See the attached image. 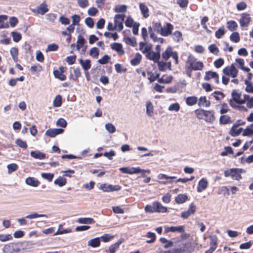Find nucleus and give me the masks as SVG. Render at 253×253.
Here are the masks:
<instances>
[{"instance_id": "obj_1", "label": "nucleus", "mask_w": 253, "mask_h": 253, "mask_svg": "<svg viewBox=\"0 0 253 253\" xmlns=\"http://www.w3.org/2000/svg\"><path fill=\"white\" fill-rule=\"evenodd\" d=\"M203 64L201 61H197V59L192 55L188 56L186 62V67L190 70H201L203 68Z\"/></svg>"}, {"instance_id": "obj_2", "label": "nucleus", "mask_w": 253, "mask_h": 253, "mask_svg": "<svg viewBox=\"0 0 253 253\" xmlns=\"http://www.w3.org/2000/svg\"><path fill=\"white\" fill-rule=\"evenodd\" d=\"M196 113L198 119H204L207 122L212 123L215 120L213 111H206L203 109L197 110Z\"/></svg>"}, {"instance_id": "obj_3", "label": "nucleus", "mask_w": 253, "mask_h": 253, "mask_svg": "<svg viewBox=\"0 0 253 253\" xmlns=\"http://www.w3.org/2000/svg\"><path fill=\"white\" fill-rule=\"evenodd\" d=\"M22 243H10L4 246L2 250L4 253H14L20 251Z\"/></svg>"}, {"instance_id": "obj_4", "label": "nucleus", "mask_w": 253, "mask_h": 253, "mask_svg": "<svg viewBox=\"0 0 253 253\" xmlns=\"http://www.w3.org/2000/svg\"><path fill=\"white\" fill-rule=\"evenodd\" d=\"M241 169H231L224 171L225 177H231L233 180H239L242 178L240 174Z\"/></svg>"}, {"instance_id": "obj_5", "label": "nucleus", "mask_w": 253, "mask_h": 253, "mask_svg": "<svg viewBox=\"0 0 253 253\" xmlns=\"http://www.w3.org/2000/svg\"><path fill=\"white\" fill-rule=\"evenodd\" d=\"M119 170L124 173H127L129 174H136L144 171L147 172V173L150 172V170L149 169H143L139 167H132L130 168L127 167H123L120 168Z\"/></svg>"}, {"instance_id": "obj_6", "label": "nucleus", "mask_w": 253, "mask_h": 253, "mask_svg": "<svg viewBox=\"0 0 253 253\" xmlns=\"http://www.w3.org/2000/svg\"><path fill=\"white\" fill-rule=\"evenodd\" d=\"M41 217H45L47 218L48 217V216L46 214H39L37 212H33L26 215L25 218L18 219L17 221L20 225H25L27 224V221L25 220V218L32 219Z\"/></svg>"}, {"instance_id": "obj_7", "label": "nucleus", "mask_w": 253, "mask_h": 253, "mask_svg": "<svg viewBox=\"0 0 253 253\" xmlns=\"http://www.w3.org/2000/svg\"><path fill=\"white\" fill-rule=\"evenodd\" d=\"M125 15L122 14H116L114 17L115 25L116 28V30L118 31H121L123 29V22L124 21Z\"/></svg>"}, {"instance_id": "obj_8", "label": "nucleus", "mask_w": 253, "mask_h": 253, "mask_svg": "<svg viewBox=\"0 0 253 253\" xmlns=\"http://www.w3.org/2000/svg\"><path fill=\"white\" fill-rule=\"evenodd\" d=\"M223 72L228 76L235 78L238 74V70L233 64H232L230 66H228L224 68Z\"/></svg>"}, {"instance_id": "obj_9", "label": "nucleus", "mask_w": 253, "mask_h": 253, "mask_svg": "<svg viewBox=\"0 0 253 253\" xmlns=\"http://www.w3.org/2000/svg\"><path fill=\"white\" fill-rule=\"evenodd\" d=\"M251 21V17L247 13H243L242 14L241 18L239 20L241 27H247Z\"/></svg>"}, {"instance_id": "obj_10", "label": "nucleus", "mask_w": 253, "mask_h": 253, "mask_svg": "<svg viewBox=\"0 0 253 253\" xmlns=\"http://www.w3.org/2000/svg\"><path fill=\"white\" fill-rule=\"evenodd\" d=\"M173 29V26L169 23H167L166 26H162V30L161 35L164 37H167L171 34L172 30Z\"/></svg>"}, {"instance_id": "obj_11", "label": "nucleus", "mask_w": 253, "mask_h": 253, "mask_svg": "<svg viewBox=\"0 0 253 253\" xmlns=\"http://www.w3.org/2000/svg\"><path fill=\"white\" fill-rule=\"evenodd\" d=\"M161 57V54L158 53H156L153 50L150 52H148L146 53V57L150 60L153 61L154 62L156 63L159 60Z\"/></svg>"}, {"instance_id": "obj_12", "label": "nucleus", "mask_w": 253, "mask_h": 253, "mask_svg": "<svg viewBox=\"0 0 253 253\" xmlns=\"http://www.w3.org/2000/svg\"><path fill=\"white\" fill-rule=\"evenodd\" d=\"M196 210V206L193 204H191L188 210L181 213V217L183 218H187L190 215L193 214Z\"/></svg>"}, {"instance_id": "obj_13", "label": "nucleus", "mask_w": 253, "mask_h": 253, "mask_svg": "<svg viewBox=\"0 0 253 253\" xmlns=\"http://www.w3.org/2000/svg\"><path fill=\"white\" fill-rule=\"evenodd\" d=\"M231 95L233 100L238 104H242L245 103V100L241 98V93L237 92L236 90H233Z\"/></svg>"}, {"instance_id": "obj_14", "label": "nucleus", "mask_w": 253, "mask_h": 253, "mask_svg": "<svg viewBox=\"0 0 253 253\" xmlns=\"http://www.w3.org/2000/svg\"><path fill=\"white\" fill-rule=\"evenodd\" d=\"M208 180L205 178H202L198 182L197 192L199 193L202 192L203 191L206 189L208 187Z\"/></svg>"}, {"instance_id": "obj_15", "label": "nucleus", "mask_w": 253, "mask_h": 253, "mask_svg": "<svg viewBox=\"0 0 253 253\" xmlns=\"http://www.w3.org/2000/svg\"><path fill=\"white\" fill-rule=\"evenodd\" d=\"M64 129L62 128L49 129L46 130L45 134L51 137H54L58 134L62 133Z\"/></svg>"}, {"instance_id": "obj_16", "label": "nucleus", "mask_w": 253, "mask_h": 253, "mask_svg": "<svg viewBox=\"0 0 253 253\" xmlns=\"http://www.w3.org/2000/svg\"><path fill=\"white\" fill-rule=\"evenodd\" d=\"M48 11L47 5L45 1L42 2L39 6L37 7V9L33 11H35L39 14L43 15Z\"/></svg>"}, {"instance_id": "obj_17", "label": "nucleus", "mask_w": 253, "mask_h": 253, "mask_svg": "<svg viewBox=\"0 0 253 253\" xmlns=\"http://www.w3.org/2000/svg\"><path fill=\"white\" fill-rule=\"evenodd\" d=\"M165 230L166 232H178L179 233H183L184 232V228L183 226L166 227Z\"/></svg>"}, {"instance_id": "obj_18", "label": "nucleus", "mask_w": 253, "mask_h": 253, "mask_svg": "<svg viewBox=\"0 0 253 253\" xmlns=\"http://www.w3.org/2000/svg\"><path fill=\"white\" fill-rule=\"evenodd\" d=\"M111 48L117 52L118 54L123 55L125 53V51L123 48L121 43L115 42L111 44Z\"/></svg>"}, {"instance_id": "obj_19", "label": "nucleus", "mask_w": 253, "mask_h": 253, "mask_svg": "<svg viewBox=\"0 0 253 253\" xmlns=\"http://www.w3.org/2000/svg\"><path fill=\"white\" fill-rule=\"evenodd\" d=\"M243 124H244V123L239 124L238 125L234 124L230 130V134L232 136H236L239 135L242 132V131L243 130V128L241 127V128L237 129V128L238 126L242 125Z\"/></svg>"}, {"instance_id": "obj_20", "label": "nucleus", "mask_w": 253, "mask_h": 253, "mask_svg": "<svg viewBox=\"0 0 253 253\" xmlns=\"http://www.w3.org/2000/svg\"><path fill=\"white\" fill-rule=\"evenodd\" d=\"M79 62L84 71L88 70L91 68V61L89 59L83 60L81 58L79 60Z\"/></svg>"}, {"instance_id": "obj_21", "label": "nucleus", "mask_w": 253, "mask_h": 253, "mask_svg": "<svg viewBox=\"0 0 253 253\" xmlns=\"http://www.w3.org/2000/svg\"><path fill=\"white\" fill-rule=\"evenodd\" d=\"M139 7L143 16L145 18H148L149 16V9L146 4L144 3H140Z\"/></svg>"}, {"instance_id": "obj_22", "label": "nucleus", "mask_w": 253, "mask_h": 253, "mask_svg": "<svg viewBox=\"0 0 253 253\" xmlns=\"http://www.w3.org/2000/svg\"><path fill=\"white\" fill-rule=\"evenodd\" d=\"M77 222L80 224H91L95 223L94 219L90 217H82L77 220Z\"/></svg>"}, {"instance_id": "obj_23", "label": "nucleus", "mask_w": 253, "mask_h": 253, "mask_svg": "<svg viewBox=\"0 0 253 253\" xmlns=\"http://www.w3.org/2000/svg\"><path fill=\"white\" fill-rule=\"evenodd\" d=\"M31 156L37 159L42 160L45 158V154L39 151H33L30 153Z\"/></svg>"}, {"instance_id": "obj_24", "label": "nucleus", "mask_w": 253, "mask_h": 253, "mask_svg": "<svg viewBox=\"0 0 253 253\" xmlns=\"http://www.w3.org/2000/svg\"><path fill=\"white\" fill-rule=\"evenodd\" d=\"M25 182L27 185L37 187L39 185L40 182L38 180H36L34 177H28L25 180Z\"/></svg>"}, {"instance_id": "obj_25", "label": "nucleus", "mask_w": 253, "mask_h": 253, "mask_svg": "<svg viewBox=\"0 0 253 253\" xmlns=\"http://www.w3.org/2000/svg\"><path fill=\"white\" fill-rule=\"evenodd\" d=\"M154 206L155 207L156 212H166L167 211V208L164 207L159 202H154Z\"/></svg>"}, {"instance_id": "obj_26", "label": "nucleus", "mask_w": 253, "mask_h": 253, "mask_svg": "<svg viewBox=\"0 0 253 253\" xmlns=\"http://www.w3.org/2000/svg\"><path fill=\"white\" fill-rule=\"evenodd\" d=\"M198 104L199 106H202L208 107L210 106L211 102L207 99L205 96H202L199 98Z\"/></svg>"}, {"instance_id": "obj_27", "label": "nucleus", "mask_w": 253, "mask_h": 253, "mask_svg": "<svg viewBox=\"0 0 253 253\" xmlns=\"http://www.w3.org/2000/svg\"><path fill=\"white\" fill-rule=\"evenodd\" d=\"M87 245L93 248L99 247L100 245V238H95L89 240Z\"/></svg>"}, {"instance_id": "obj_28", "label": "nucleus", "mask_w": 253, "mask_h": 253, "mask_svg": "<svg viewBox=\"0 0 253 253\" xmlns=\"http://www.w3.org/2000/svg\"><path fill=\"white\" fill-rule=\"evenodd\" d=\"M227 28L231 32L237 30L238 28L237 23L234 20H230L227 22Z\"/></svg>"}, {"instance_id": "obj_29", "label": "nucleus", "mask_w": 253, "mask_h": 253, "mask_svg": "<svg viewBox=\"0 0 253 253\" xmlns=\"http://www.w3.org/2000/svg\"><path fill=\"white\" fill-rule=\"evenodd\" d=\"M171 35L173 40L176 42H179L183 40L182 33L179 31H176L173 33H171Z\"/></svg>"}, {"instance_id": "obj_30", "label": "nucleus", "mask_w": 253, "mask_h": 253, "mask_svg": "<svg viewBox=\"0 0 253 253\" xmlns=\"http://www.w3.org/2000/svg\"><path fill=\"white\" fill-rule=\"evenodd\" d=\"M122 243V240L120 239L116 243L111 245L109 249V252L110 253H115L116 250L119 248L120 245Z\"/></svg>"}, {"instance_id": "obj_31", "label": "nucleus", "mask_w": 253, "mask_h": 253, "mask_svg": "<svg viewBox=\"0 0 253 253\" xmlns=\"http://www.w3.org/2000/svg\"><path fill=\"white\" fill-rule=\"evenodd\" d=\"M63 72L64 71H58L56 70L54 71L53 74L55 78L63 81H65L66 79V77L63 74Z\"/></svg>"}, {"instance_id": "obj_32", "label": "nucleus", "mask_w": 253, "mask_h": 253, "mask_svg": "<svg viewBox=\"0 0 253 253\" xmlns=\"http://www.w3.org/2000/svg\"><path fill=\"white\" fill-rule=\"evenodd\" d=\"M172 52V48L170 46L168 47L165 51L162 53V58L165 60H167L171 56Z\"/></svg>"}, {"instance_id": "obj_33", "label": "nucleus", "mask_w": 253, "mask_h": 253, "mask_svg": "<svg viewBox=\"0 0 253 253\" xmlns=\"http://www.w3.org/2000/svg\"><path fill=\"white\" fill-rule=\"evenodd\" d=\"M187 200H188V197L185 194H179L175 199L176 203L178 204L184 203Z\"/></svg>"}, {"instance_id": "obj_34", "label": "nucleus", "mask_w": 253, "mask_h": 253, "mask_svg": "<svg viewBox=\"0 0 253 253\" xmlns=\"http://www.w3.org/2000/svg\"><path fill=\"white\" fill-rule=\"evenodd\" d=\"M172 79L173 77L172 76H169L168 77L163 76L161 78H159L158 81L159 83L161 84H169L171 82Z\"/></svg>"}, {"instance_id": "obj_35", "label": "nucleus", "mask_w": 253, "mask_h": 253, "mask_svg": "<svg viewBox=\"0 0 253 253\" xmlns=\"http://www.w3.org/2000/svg\"><path fill=\"white\" fill-rule=\"evenodd\" d=\"M146 113L149 117L152 116L153 114V106L151 101L146 102Z\"/></svg>"}, {"instance_id": "obj_36", "label": "nucleus", "mask_w": 253, "mask_h": 253, "mask_svg": "<svg viewBox=\"0 0 253 253\" xmlns=\"http://www.w3.org/2000/svg\"><path fill=\"white\" fill-rule=\"evenodd\" d=\"M219 122L220 124L225 125L231 123L232 121L231 120V118L227 115L221 116L219 119Z\"/></svg>"}, {"instance_id": "obj_37", "label": "nucleus", "mask_w": 253, "mask_h": 253, "mask_svg": "<svg viewBox=\"0 0 253 253\" xmlns=\"http://www.w3.org/2000/svg\"><path fill=\"white\" fill-rule=\"evenodd\" d=\"M141 59V55L139 53H136L134 58L131 60L130 63L132 65L136 66L139 64Z\"/></svg>"}, {"instance_id": "obj_38", "label": "nucleus", "mask_w": 253, "mask_h": 253, "mask_svg": "<svg viewBox=\"0 0 253 253\" xmlns=\"http://www.w3.org/2000/svg\"><path fill=\"white\" fill-rule=\"evenodd\" d=\"M147 74L148 76V79L151 83L154 82L157 79H159L160 76V74L157 72H148Z\"/></svg>"}, {"instance_id": "obj_39", "label": "nucleus", "mask_w": 253, "mask_h": 253, "mask_svg": "<svg viewBox=\"0 0 253 253\" xmlns=\"http://www.w3.org/2000/svg\"><path fill=\"white\" fill-rule=\"evenodd\" d=\"M67 183V180L63 176H59L57 179H55L54 181V183L56 185L62 187L65 185Z\"/></svg>"}, {"instance_id": "obj_40", "label": "nucleus", "mask_w": 253, "mask_h": 253, "mask_svg": "<svg viewBox=\"0 0 253 253\" xmlns=\"http://www.w3.org/2000/svg\"><path fill=\"white\" fill-rule=\"evenodd\" d=\"M63 228V225L62 224H60L58 226V228L56 233L54 234V236H56L58 235L63 234L66 233H69L72 232V230L71 229H66L65 230H61Z\"/></svg>"}, {"instance_id": "obj_41", "label": "nucleus", "mask_w": 253, "mask_h": 253, "mask_svg": "<svg viewBox=\"0 0 253 253\" xmlns=\"http://www.w3.org/2000/svg\"><path fill=\"white\" fill-rule=\"evenodd\" d=\"M124 42L126 44L130 45L132 46H135L136 45V39L135 38H131L129 37L125 38L124 39Z\"/></svg>"}, {"instance_id": "obj_42", "label": "nucleus", "mask_w": 253, "mask_h": 253, "mask_svg": "<svg viewBox=\"0 0 253 253\" xmlns=\"http://www.w3.org/2000/svg\"><path fill=\"white\" fill-rule=\"evenodd\" d=\"M236 62L238 64V65H239V67L240 68L246 71V72H249L250 71V69L249 68H246V67H245L244 66V60L243 59H242V58H237L236 59Z\"/></svg>"}, {"instance_id": "obj_43", "label": "nucleus", "mask_w": 253, "mask_h": 253, "mask_svg": "<svg viewBox=\"0 0 253 253\" xmlns=\"http://www.w3.org/2000/svg\"><path fill=\"white\" fill-rule=\"evenodd\" d=\"M197 98L195 96L188 97L186 99V103L188 106H192L197 102Z\"/></svg>"}, {"instance_id": "obj_44", "label": "nucleus", "mask_w": 253, "mask_h": 253, "mask_svg": "<svg viewBox=\"0 0 253 253\" xmlns=\"http://www.w3.org/2000/svg\"><path fill=\"white\" fill-rule=\"evenodd\" d=\"M217 74L216 72L212 71H208L206 73V75L204 77L205 81L210 80L211 79H214V77H217Z\"/></svg>"}, {"instance_id": "obj_45", "label": "nucleus", "mask_w": 253, "mask_h": 253, "mask_svg": "<svg viewBox=\"0 0 253 253\" xmlns=\"http://www.w3.org/2000/svg\"><path fill=\"white\" fill-rule=\"evenodd\" d=\"M85 42V40L84 38L81 36L79 35L78 37L77 40V48L78 50H79L81 47L83 46Z\"/></svg>"}, {"instance_id": "obj_46", "label": "nucleus", "mask_w": 253, "mask_h": 253, "mask_svg": "<svg viewBox=\"0 0 253 253\" xmlns=\"http://www.w3.org/2000/svg\"><path fill=\"white\" fill-rule=\"evenodd\" d=\"M211 96H213L216 100L219 101L222 99L225 95L220 91H214Z\"/></svg>"}, {"instance_id": "obj_47", "label": "nucleus", "mask_w": 253, "mask_h": 253, "mask_svg": "<svg viewBox=\"0 0 253 253\" xmlns=\"http://www.w3.org/2000/svg\"><path fill=\"white\" fill-rule=\"evenodd\" d=\"M230 39L233 42H238L240 40L239 34L236 32H233L230 35Z\"/></svg>"}, {"instance_id": "obj_48", "label": "nucleus", "mask_w": 253, "mask_h": 253, "mask_svg": "<svg viewBox=\"0 0 253 253\" xmlns=\"http://www.w3.org/2000/svg\"><path fill=\"white\" fill-rule=\"evenodd\" d=\"M253 134V124H251L250 126L247 127L244 131L243 135L251 136Z\"/></svg>"}, {"instance_id": "obj_49", "label": "nucleus", "mask_w": 253, "mask_h": 253, "mask_svg": "<svg viewBox=\"0 0 253 253\" xmlns=\"http://www.w3.org/2000/svg\"><path fill=\"white\" fill-rule=\"evenodd\" d=\"M53 104L54 107H60L62 104V97L60 95L56 96L55 97Z\"/></svg>"}, {"instance_id": "obj_50", "label": "nucleus", "mask_w": 253, "mask_h": 253, "mask_svg": "<svg viewBox=\"0 0 253 253\" xmlns=\"http://www.w3.org/2000/svg\"><path fill=\"white\" fill-rule=\"evenodd\" d=\"M245 84L246 85L245 90L247 92L253 93V85L250 81L245 80Z\"/></svg>"}, {"instance_id": "obj_51", "label": "nucleus", "mask_w": 253, "mask_h": 253, "mask_svg": "<svg viewBox=\"0 0 253 253\" xmlns=\"http://www.w3.org/2000/svg\"><path fill=\"white\" fill-rule=\"evenodd\" d=\"M99 50L96 47H92L89 51V55L91 57L97 58L99 55Z\"/></svg>"}, {"instance_id": "obj_52", "label": "nucleus", "mask_w": 253, "mask_h": 253, "mask_svg": "<svg viewBox=\"0 0 253 253\" xmlns=\"http://www.w3.org/2000/svg\"><path fill=\"white\" fill-rule=\"evenodd\" d=\"M127 7L126 5H118L115 6L114 10L116 12H125L126 11Z\"/></svg>"}, {"instance_id": "obj_53", "label": "nucleus", "mask_w": 253, "mask_h": 253, "mask_svg": "<svg viewBox=\"0 0 253 253\" xmlns=\"http://www.w3.org/2000/svg\"><path fill=\"white\" fill-rule=\"evenodd\" d=\"M217 194L219 195L223 194L224 195H229V191L228 188L226 186H223L218 189Z\"/></svg>"}, {"instance_id": "obj_54", "label": "nucleus", "mask_w": 253, "mask_h": 253, "mask_svg": "<svg viewBox=\"0 0 253 253\" xmlns=\"http://www.w3.org/2000/svg\"><path fill=\"white\" fill-rule=\"evenodd\" d=\"M105 129L107 131L111 133H114L116 130L115 126L111 123L106 124L105 125Z\"/></svg>"}, {"instance_id": "obj_55", "label": "nucleus", "mask_w": 253, "mask_h": 253, "mask_svg": "<svg viewBox=\"0 0 253 253\" xmlns=\"http://www.w3.org/2000/svg\"><path fill=\"white\" fill-rule=\"evenodd\" d=\"M16 145L20 148L26 149L27 148V144L26 141L22 140L20 138L16 139L15 141Z\"/></svg>"}, {"instance_id": "obj_56", "label": "nucleus", "mask_w": 253, "mask_h": 253, "mask_svg": "<svg viewBox=\"0 0 253 253\" xmlns=\"http://www.w3.org/2000/svg\"><path fill=\"white\" fill-rule=\"evenodd\" d=\"M121 189V186L119 185H113L111 184L108 185L107 192L119 191Z\"/></svg>"}, {"instance_id": "obj_57", "label": "nucleus", "mask_w": 253, "mask_h": 253, "mask_svg": "<svg viewBox=\"0 0 253 253\" xmlns=\"http://www.w3.org/2000/svg\"><path fill=\"white\" fill-rule=\"evenodd\" d=\"M209 238L210 239V246L216 247L217 245V236L216 235L210 236Z\"/></svg>"}, {"instance_id": "obj_58", "label": "nucleus", "mask_w": 253, "mask_h": 253, "mask_svg": "<svg viewBox=\"0 0 253 253\" xmlns=\"http://www.w3.org/2000/svg\"><path fill=\"white\" fill-rule=\"evenodd\" d=\"M79 6L82 8H84L88 6V0H77Z\"/></svg>"}, {"instance_id": "obj_59", "label": "nucleus", "mask_w": 253, "mask_h": 253, "mask_svg": "<svg viewBox=\"0 0 253 253\" xmlns=\"http://www.w3.org/2000/svg\"><path fill=\"white\" fill-rule=\"evenodd\" d=\"M225 34L224 27L223 26L221 27L219 29L215 32V36L216 38L220 39Z\"/></svg>"}, {"instance_id": "obj_60", "label": "nucleus", "mask_w": 253, "mask_h": 253, "mask_svg": "<svg viewBox=\"0 0 253 253\" xmlns=\"http://www.w3.org/2000/svg\"><path fill=\"white\" fill-rule=\"evenodd\" d=\"M11 35L13 38V40L15 42H18L22 38L21 35L16 32H12Z\"/></svg>"}, {"instance_id": "obj_61", "label": "nucleus", "mask_w": 253, "mask_h": 253, "mask_svg": "<svg viewBox=\"0 0 253 253\" xmlns=\"http://www.w3.org/2000/svg\"><path fill=\"white\" fill-rule=\"evenodd\" d=\"M8 172V173H11L12 172L16 171L18 167L16 164H11L7 166Z\"/></svg>"}, {"instance_id": "obj_62", "label": "nucleus", "mask_w": 253, "mask_h": 253, "mask_svg": "<svg viewBox=\"0 0 253 253\" xmlns=\"http://www.w3.org/2000/svg\"><path fill=\"white\" fill-rule=\"evenodd\" d=\"M236 7L239 11L244 10L247 8V4L244 1H241L236 4Z\"/></svg>"}, {"instance_id": "obj_63", "label": "nucleus", "mask_w": 253, "mask_h": 253, "mask_svg": "<svg viewBox=\"0 0 253 253\" xmlns=\"http://www.w3.org/2000/svg\"><path fill=\"white\" fill-rule=\"evenodd\" d=\"M10 52L11 55L12 56L13 59L15 60V59H17V56L18 54V49L16 47H12L10 50Z\"/></svg>"}, {"instance_id": "obj_64", "label": "nucleus", "mask_w": 253, "mask_h": 253, "mask_svg": "<svg viewBox=\"0 0 253 253\" xmlns=\"http://www.w3.org/2000/svg\"><path fill=\"white\" fill-rule=\"evenodd\" d=\"M210 51L213 54L217 55L219 52L217 47L214 44H211L209 46Z\"/></svg>"}]
</instances>
